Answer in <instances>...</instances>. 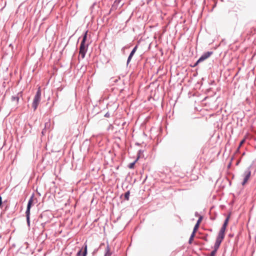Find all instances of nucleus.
Returning a JSON list of instances; mask_svg holds the SVG:
<instances>
[{
  "label": "nucleus",
  "mask_w": 256,
  "mask_h": 256,
  "mask_svg": "<svg viewBox=\"0 0 256 256\" xmlns=\"http://www.w3.org/2000/svg\"><path fill=\"white\" fill-rule=\"evenodd\" d=\"M87 35L88 31H86L83 35L82 39L80 44L79 54L82 59L84 58L86 54L88 51V44H86V42L87 40Z\"/></svg>",
  "instance_id": "f257e3e1"
},
{
  "label": "nucleus",
  "mask_w": 256,
  "mask_h": 256,
  "mask_svg": "<svg viewBox=\"0 0 256 256\" xmlns=\"http://www.w3.org/2000/svg\"><path fill=\"white\" fill-rule=\"evenodd\" d=\"M41 99V90L40 88L39 87L38 90H37L36 95L34 97V100L32 104V108H34V110H35L40 101Z\"/></svg>",
  "instance_id": "f03ea898"
},
{
  "label": "nucleus",
  "mask_w": 256,
  "mask_h": 256,
  "mask_svg": "<svg viewBox=\"0 0 256 256\" xmlns=\"http://www.w3.org/2000/svg\"><path fill=\"white\" fill-rule=\"evenodd\" d=\"M41 99V90L40 88L39 87L38 90H37L36 95L34 97V100L32 104V108H34V110H35L40 101Z\"/></svg>",
  "instance_id": "7ed1b4c3"
},
{
  "label": "nucleus",
  "mask_w": 256,
  "mask_h": 256,
  "mask_svg": "<svg viewBox=\"0 0 256 256\" xmlns=\"http://www.w3.org/2000/svg\"><path fill=\"white\" fill-rule=\"evenodd\" d=\"M51 214H52L48 211L43 212L40 216L38 220L39 222H44L45 223H49L51 220L50 215Z\"/></svg>",
  "instance_id": "20e7f679"
},
{
  "label": "nucleus",
  "mask_w": 256,
  "mask_h": 256,
  "mask_svg": "<svg viewBox=\"0 0 256 256\" xmlns=\"http://www.w3.org/2000/svg\"><path fill=\"white\" fill-rule=\"evenodd\" d=\"M250 167L251 166L248 168L243 174L244 180L242 183V186H244L250 178L251 174Z\"/></svg>",
  "instance_id": "39448f33"
},
{
  "label": "nucleus",
  "mask_w": 256,
  "mask_h": 256,
  "mask_svg": "<svg viewBox=\"0 0 256 256\" xmlns=\"http://www.w3.org/2000/svg\"><path fill=\"white\" fill-rule=\"evenodd\" d=\"M213 52H206L202 54L198 58V62H202L208 58L212 54Z\"/></svg>",
  "instance_id": "423d86ee"
},
{
  "label": "nucleus",
  "mask_w": 256,
  "mask_h": 256,
  "mask_svg": "<svg viewBox=\"0 0 256 256\" xmlns=\"http://www.w3.org/2000/svg\"><path fill=\"white\" fill-rule=\"evenodd\" d=\"M34 196V194L33 193L32 194V196H30V197L28 200L26 212H28V213L30 212V208L32 206Z\"/></svg>",
  "instance_id": "0eeeda50"
},
{
  "label": "nucleus",
  "mask_w": 256,
  "mask_h": 256,
  "mask_svg": "<svg viewBox=\"0 0 256 256\" xmlns=\"http://www.w3.org/2000/svg\"><path fill=\"white\" fill-rule=\"evenodd\" d=\"M87 244L86 242H85L84 244L83 248H84V250L82 253V249L80 250L78 252L76 253V256H86L88 254V250H87Z\"/></svg>",
  "instance_id": "6e6552de"
},
{
  "label": "nucleus",
  "mask_w": 256,
  "mask_h": 256,
  "mask_svg": "<svg viewBox=\"0 0 256 256\" xmlns=\"http://www.w3.org/2000/svg\"><path fill=\"white\" fill-rule=\"evenodd\" d=\"M138 45H136L134 48L131 51L130 55L128 56V60H127V62H126V65L128 66V64L131 61V60L132 58V56H134V54H135L137 48H138Z\"/></svg>",
  "instance_id": "1a4fd4ad"
},
{
  "label": "nucleus",
  "mask_w": 256,
  "mask_h": 256,
  "mask_svg": "<svg viewBox=\"0 0 256 256\" xmlns=\"http://www.w3.org/2000/svg\"><path fill=\"white\" fill-rule=\"evenodd\" d=\"M50 120H48V122H46L44 124V128H43V130L42 132V135H44L46 134L47 130H48L50 129Z\"/></svg>",
  "instance_id": "9d476101"
},
{
  "label": "nucleus",
  "mask_w": 256,
  "mask_h": 256,
  "mask_svg": "<svg viewBox=\"0 0 256 256\" xmlns=\"http://www.w3.org/2000/svg\"><path fill=\"white\" fill-rule=\"evenodd\" d=\"M222 242V241H221L220 240L216 239L215 244H214V248L212 250L214 251L215 252H216Z\"/></svg>",
  "instance_id": "9b49d317"
},
{
  "label": "nucleus",
  "mask_w": 256,
  "mask_h": 256,
  "mask_svg": "<svg viewBox=\"0 0 256 256\" xmlns=\"http://www.w3.org/2000/svg\"><path fill=\"white\" fill-rule=\"evenodd\" d=\"M224 236H225V232L220 231L216 239L220 240L221 241H222V240L224 238Z\"/></svg>",
  "instance_id": "f8f14e48"
},
{
  "label": "nucleus",
  "mask_w": 256,
  "mask_h": 256,
  "mask_svg": "<svg viewBox=\"0 0 256 256\" xmlns=\"http://www.w3.org/2000/svg\"><path fill=\"white\" fill-rule=\"evenodd\" d=\"M106 252L104 256H110L112 252H110V248L109 245L108 244L105 250Z\"/></svg>",
  "instance_id": "ddd939ff"
},
{
  "label": "nucleus",
  "mask_w": 256,
  "mask_h": 256,
  "mask_svg": "<svg viewBox=\"0 0 256 256\" xmlns=\"http://www.w3.org/2000/svg\"><path fill=\"white\" fill-rule=\"evenodd\" d=\"M140 158V156H137V158H136V160L133 162H131L130 163L128 166V167L130 169H132L134 168V166H135V164L136 163V162Z\"/></svg>",
  "instance_id": "4468645a"
},
{
  "label": "nucleus",
  "mask_w": 256,
  "mask_h": 256,
  "mask_svg": "<svg viewBox=\"0 0 256 256\" xmlns=\"http://www.w3.org/2000/svg\"><path fill=\"white\" fill-rule=\"evenodd\" d=\"M18 94H18V95L12 96L11 97V100L12 102L16 101V103L18 104L20 99L19 96H18Z\"/></svg>",
  "instance_id": "2eb2a0df"
},
{
  "label": "nucleus",
  "mask_w": 256,
  "mask_h": 256,
  "mask_svg": "<svg viewBox=\"0 0 256 256\" xmlns=\"http://www.w3.org/2000/svg\"><path fill=\"white\" fill-rule=\"evenodd\" d=\"M26 222L27 224L28 227L30 226V212L28 213L26 212Z\"/></svg>",
  "instance_id": "dca6fc26"
},
{
  "label": "nucleus",
  "mask_w": 256,
  "mask_h": 256,
  "mask_svg": "<svg viewBox=\"0 0 256 256\" xmlns=\"http://www.w3.org/2000/svg\"><path fill=\"white\" fill-rule=\"evenodd\" d=\"M130 192L129 190L127 191L124 195V199L126 200H128L130 198Z\"/></svg>",
  "instance_id": "f3484780"
},
{
  "label": "nucleus",
  "mask_w": 256,
  "mask_h": 256,
  "mask_svg": "<svg viewBox=\"0 0 256 256\" xmlns=\"http://www.w3.org/2000/svg\"><path fill=\"white\" fill-rule=\"evenodd\" d=\"M40 222V226H42V232H43L45 230V226L47 223H45L44 222Z\"/></svg>",
  "instance_id": "a211bd4d"
},
{
  "label": "nucleus",
  "mask_w": 256,
  "mask_h": 256,
  "mask_svg": "<svg viewBox=\"0 0 256 256\" xmlns=\"http://www.w3.org/2000/svg\"><path fill=\"white\" fill-rule=\"evenodd\" d=\"M122 0H115L114 3V4L112 5V7L118 6L120 2Z\"/></svg>",
  "instance_id": "6ab92c4d"
},
{
  "label": "nucleus",
  "mask_w": 256,
  "mask_h": 256,
  "mask_svg": "<svg viewBox=\"0 0 256 256\" xmlns=\"http://www.w3.org/2000/svg\"><path fill=\"white\" fill-rule=\"evenodd\" d=\"M229 218H230V216H228L225 219V220L224 221V224H222L224 226H227L228 224V220H229Z\"/></svg>",
  "instance_id": "aec40b11"
},
{
  "label": "nucleus",
  "mask_w": 256,
  "mask_h": 256,
  "mask_svg": "<svg viewBox=\"0 0 256 256\" xmlns=\"http://www.w3.org/2000/svg\"><path fill=\"white\" fill-rule=\"evenodd\" d=\"M144 152V150H140L138 152V156H140V158L142 156V154Z\"/></svg>",
  "instance_id": "412c9836"
},
{
  "label": "nucleus",
  "mask_w": 256,
  "mask_h": 256,
  "mask_svg": "<svg viewBox=\"0 0 256 256\" xmlns=\"http://www.w3.org/2000/svg\"><path fill=\"white\" fill-rule=\"evenodd\" d=\"M199 225L198 224H196L194 228H193V230L192 232H196V231L198 230V228H199Z\"/></svg>",
  "instance_id": "4be33fe9"
},
{
  "label": "nucleus",
  "mask_w": 256,
  "mask_h": 256,
  "mask_svg": "<svg viewBox=\"0 0 256 256\" xmlns=\"http://www.w3.org/2000/svg\"><path fill=\"white\" fill-rule=\"evenodd\" d=\"M199 62V60L198 59L197 60V61L193 64H191L190 66L192 68H194V67H196V66H197L199 63H200V62Z\"/></svg>",
  "instance_id": "5701e85b"
},
{
  "label": "nucleus",
  "mask_w": 256,
  "mask_h": 256,
  "mask_svg": "<svg viewBox=\"0 0 256 256\" xmlns=\"http://www.w3.org/2000/svg\"><path fill=\"white\" fill-rule=\"evenodd\" d=\"M208 234H206V235H205L202 237V239L206 242H208Z\"/></svg>",
  "instance_id": "b1692460"
},
{
  "label": "nucleus",
  "mask_w": 256,
  "mask_h": 256,
  "mask_svg": "<svg viewBox=\"0 0 256 256\" xmlns=\"http://www.w3.org/2000/svg\"><path fill=\"white\" fill-rule=\"evenodd\" d=\"M226 228V226H224L222 225L220 231L225 232Z\"/></svg>",
  "instance_id": "393cba45"
},
{
  "label": "nucleus",
  "mask_w": 256,
  "mask_h": 256,
  "mask_svg": "<svg viewBox=\"0 0 256 256\" xmlns=\"http://www.w3.org/2000/svg\"><path fill=\"white\" fill-rule=\"evenodd\" d=\"M202 216H200L198 219V220L197 222H196V224H198V225L200 226V224L202 220Z\"/></svg>",
  "instance_id": "a878e982"
},
{
  "label": "nucleus",
  "mask_w": 256,
  "mask_h": 256,
  "mask_svg": "<svg viewBox=\"0 0 256 256\" xmlns=\"http://www.w3.org/2000/svg\"><path fill=\"white\" fill-rule=\"evenodd\" d=\"M216 252H215L214 251L212 250L209 256H215Z\"/></svg>",
  "instance_id": "bb28decb"
},
{
  "label": "nucleus",
  "mask_w": 256,
  "mask_h": 256,
  "mask_svg": "<svg viewBox=\"0 0 256 256\" xmlns=\"http://www.w3.org/2000/svg\"><path fill=\"white\" fill-rule=\"evenodd\" d=\"M196 233V232H192L190 234V238H194L195 236Z\"/></svg>",
  "instance_id": "cd10ccee"
},
{
  "label": "nucleus",
  "mask_w": 256,
  "mask_h": 256,
  "mask_svg": "<svg viewBox=\"0 0 256 256\" xmlns=\"http://www.w3.org/2000/svg\"><path fill=\"white\" fill-rule=\"evenodd\" d=\"M96 4V2H94L90 7V10L92 11V10L94 8L95 5Z\"/></svg>",
  "instance_id": "c85d7f7f"
},
{
  "label": "nucleus",
  "mask_w": 256,
  "mask_h": 256,
  "mask_svg": "<svg viewBox=\"0 0 256 256\" xmlns=\"http://www.w3.org/2000/svg\"><path fill=\"white\" fill-rule=\"evenodd\" d=\"M104 117H106V118H109L110 117V114L108 112H107L104 115Z\"/></svg>",
  "instance_id": "c756f323"
},
{
  "label": "nucleus",
  "mask_w": 256,
  "mask_h": 256,
  "mask_svg": "<svg viewBox=\"0 0 256 256\" xmlns=\"http://www.w3.org/2000/svg\"><path fill=\"white\" fill-rule=\"evenodd\" d=\"M193 240H194L193 238H190L189 240H188V244H191L192 243V242L193 241Z\"/></svg>",
  "instance_id": "7c9ffc66"
},
{
  "label": "nucleus",
  "mask_w": 256,
  "mask_h": 256,
  "mask_svg": "<svg viewBox=\"0 0 256 256\" xmlns=\"http://www.w3.org/2000/svg\"><path fill=\"white\" fill-rule=\"evenodd\" d=\"M2 197L0 196V207L2 206Z\"/></svg>",
  "instance_id": "2f4dec72"
},
{
  "label": "nucleus",
  "mask_w": 256,
  "mask_h": 256,
  "mask_svg": "<svg viewBox=\"0 0 256 256\" xmlns=\"http://www.w3.org/2000/svg\"><path fill=\"white\" fill-rule=\"evenodd\" d=\"M244 142V140H243L242 141L240 142V143L239 148L241 146L242 144Z\"/></svg>",
  "instance_id": "473e14b6"
},
{
  "label": "nucleus",
  "mask_w": 256,
  "mask_h": 256,
  "mask_svg": "<svg viewBox=\"0 0 256 256\" xmlns=\"http://www.w3.org/2000/svg\"><path fill=\"white\" fill-rule=\"evenodd\" d=\"M104 245H105V244H104V243H102V244H100V246H99L98 248H102V246H104Z\"/></svg>",
  "instance_id": "72a5a7b5"
},
{
  "label": "nucleus",
  "mask_w": 256,
  "mask_h": 256,
  "mask_svg": "<svg viewBox=\"0 0 256 256\" xmlns=\"http://www.w3.org/2000/svg\"><path fill=\"white\" fill-rule=\"evenodd\" d=\"M98 249L94 250V252H96L98 251Z\"/></svg>",
  "instance_id": "f704fd0d"
},
{
  "label": "nucleus",
  "mask_w": 256,
  "mask_h": 256,
  "mask_svg": "<svg viewBox=\"0 0 256 256\" xmlns=\"http://www.w3.org/2000/svg\"><path fill=\"white\" fill-rule=\"evenodd\" d=\"M118 81V79H116V80H114V82H117Z\"/></svg>",
  "instance_id": "c9c22d12"
},
{
  "label": "nucleus",
  "mask_w": 256,
  "mask_h": 256,
  "mask_svg": "<svg viewBox=\"0 0 256 256\" xmlns=\"http://www.w3.org/2000/svg\"><path fill=\"white\" fill-rule=\"evenodd\" d=\"M136 145H138V146H140V144H139V143L137 142V143H136Z\"/></svg>",
  "instance_id": "e433bc0d"
},
{
  "label": "nucleus",
  "mask_w": 256,
  "mask_h": 256,
  "mask_svg": "<svg viewBox=\"0 0 256 256\" xmlns=\"http://www.w3.org/2000/svg\"><path fill=\"white\" fill-rule=\"evenodd\" d=\"M2 234H0V238H2Z\"/></svg>",
  "instance_id": "4c0bfd02"
},
{
  "label": "nucleus",
  "mask_w": 256,
  "mask_h": 256,
  "mask_svg": "<svg viewBox=\"0 0 256 256\" xmlns=\"http://www.w3.org/2000/svg\"><path fill=\"white\" fill-rule=\"evenodd\" d=\"M240 148H239V146L238 147V149H237V150H238L239 149H240Z\"/></svg>",
  "instance_id": "58836bf2"
},
{
  "label": "nucleus",
  "mask_w": 256,
  "mask_h": 256,
  "mask_svg": "<svg viewBox=\"0 0 256 256\" xmlns=\"http://www.w3.org/2000/svg\"><path fill=\"white\" fill-rule=\"evenodd\" d=\"M234 15L236 16L237 18V14H234Z\"/></svg>",
  "instance_id": "ea45409f"
},
{
  "label": "nucleus",
  "mask_w": 256,
  "mask_h": 256,
  "mask_svg": "<svg viewBox=\"0 0 256 256\" xmlns=\"http://www.w3.org/2000/svg\"><path fill=\"white\" fill-rule=\"evenodd\" d=\"M230 163L229 165H228V166H230Z\"/></svg>",
  "instance_id": "a19ab883"
}]
</instances>
